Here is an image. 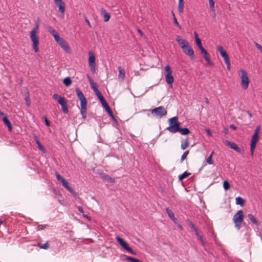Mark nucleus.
Returning <instances> with one entry per match:
<instances>
[{"label": "nucleus", "mask_w": 262, "mask_h": 262, "mask_svg": "<svg viewBox=\"0 0 262 262\" xmlns=\"http://www.w3.org/2000/svg\"><path fill=\"white\" fill-rule=\"evenodd\" d=\"M39 28V25L36 24L35 27L31 30L30 32V38L33 42L32 48L35 52L38 51L39 39L36 34Z\"/></svg>", "instance_id": "obj_1"}, {"label": "nucleus", "mask_w": 262, "mask_h": 262, "mask_svg": "<svg viewBox=\"0 0 262 262\" xmlns=\"http://www.w3.org/2000/svg\"><path fill=\"white\" fill-rule=\"evenodd\" d=\"M244 221V212L243 210H238L233 217V221L235 224V227L237 230L241 227V225Z\"/></svg>", "instance_id": "obj_2"}, {"label": "nucleus", "mask_w": 262, "mask_h": 262, "mask_svg": "<svg viewBox=\"0 0 262 262\" xmlns=\"http://www.w3.org/2000/svg\"><path fill=\"white\" fill-rule=\"evenodd\" d=\"M241 73V86L244 90H247L249 84V79L247 73L244 70H240Z\"/></svg>", "instance_id": "obj_3"}, {"label": "nucleus", "mask_w": 262, "mask_h": 262, "mask_svg": "<svg viewBox=\"0 0 262 262\" xmlns=\"http://www.w3.org/2000/svg\"><path fill=\"white\" fill-rule=\"evenodd\" d=\"M151 114H155L156 117L160 118L163 117L167 114V111L162 106H160L150 110Z\"/></svg>", "instance_id": "obj_4"}, {"label": "nucleus", "mask_w": 262, "mask_h": 262, "mask_svg": "<svg viewBox=\"0 0 262 262\" xmlns=\"http://www.w3.org/2000/svg\"><path fill=\"white\" fill-rule=\"evenodd\" d=\"M166 71L165 80L168 84H172L173 82L174 78L172 76V71L169 66L167 65L165 67Z\"/></svg>", "instance_id": "obj_5"}, {"label": "nucleus", "mask_w": 262, "mask_h": 262, "mask_svg": "<svg viewBox=\"0 0 262 262\" xmlns=\"http://www.w3.org/2000/svg\"><path fill=\"white\" fill-rule=\"evenodd\" d=\"M116 241L120 244V245L124 249H125L127 252L129 253L133 254L136 255V253L131 248H130L127 244L120 236H117L116 237Z\"/></svg>", "instance_id": "obj_6"}, {"label": "nucleus", "mask_w": 262, "mask_h": 262, "mask_svg": "<svg viewBox=\"0 0 262 262\" xmlns=\"http://www.w3.org/2000/svg\"><path fill=\"white\" fill-rule=\"evenodd\" d=\"M89 64L91 68V70L94 72L95 71L96 63L95 56L94 53L89 52Z\"/></svg>", "instance_id": "obj_7"}, {"label": "nucleus", "mask_w": 262, "mask_h": 262, "mask_svg": "<svg viewBox=\"0 0 262 262\" xmlns=\"http://www.w3.org/2000/svg\"><path fill=\"white\" fill-rule=\"evenodd\" d=\"M58 102L60 104L62 112L64 114H68L69 110L67 106V102L64 98L63 97H60L59 99L58 100Z\"/></svg>", "instance_id": "obj_8"}, {"label": "nucleus", "mask_w": 262, "mask_h": 262, "mask_svg": "<svg viewBox=\"0 0 262 262\" xmlns=\"http://www.w3.org/2000/svg\"><path fill=\"white\" fill-rule=\"evenodd\" d=\"M176 40L178 42L179 45L181 47L182 49L188 47V46H189L188 41L184 39H183L180 36H177L176 38Z\"/></svg>", "instance_id": "obj_9"}, {"label": "nucleus", "mask_w": 262, "mask_h": 262, "mask_svg": "<svg viewBox=\"0 0 262 262\" xmlns=\"http://www.w3.org/2000/svg\"><path fill=\"white\" fill-rule=\"evenodd\" d=\"M224 144L229 146L231 149L235 150L236 152L240 153L242 151L241 149L234 142L231 141L226 140L224 142Z\"/></svg>", "instance_id": "obj_10"}, {"label": "nucleus", "mask_w": 262, "mask_h": 262, "mask_svg": "<svg viewBox=\"0 0 262 262\" xmlns=\"http://www.w3.org/2000/svg\"><path fill=\"white\" fill-rule=\"evenodd\" d=\"M58 44L65 52L68 53H71V48L68 43L63 38L60 40Z\"/></svg>", "instance_id": "obj_11"}, {"label": "nucleus", "mask_w": 262, "mask_h": 262, "mask_svg": "<svg viewBox=\"0 0 262 262\" xmlns=\"http://www.w3.org/2000/svg\"><path fill=\"white\" fill-rule=\"evenodd\" d=\"M217 50L220 53L221 56L223 58L224 62H227L228 60H230L228 55L227 54L226 51L224 50L222 46H218L217 47Z\"/></svg>", "instance_id": "obj_12"}, {"label": "nucleus", "mask_w": 262, "mask_h": 262, "mask_svg": "<svg viewBox=\"0 0 262 262\" xmlns=\"http://www.w3.org/2000/svg\"><path fill=\"white\" fill-rule=\"evenodd\" d=\"M54 2L58 7L59 11L61 13H64L65 11V4L62 0H54Z\"/></svg>", "instance_id": "obj_13"}, {"label": "nucleus", "mask_w": 262, "mask_h": 262, "mask_svg": "<svg viewBox=\"0 0 262 262\" xmlns=\"http://www.w3.org/2000/svg\"><path fill=\"white\" fill-rule=\"evenodd\" d=\"M182 50L186 55L190 56L191 59L194 58V51L190 45L188 46V47L182 49Z\"/></svg>", "instance_id": "obj_14"}, {"label": "nucleus", "mask_w": 262, "mask_h": 262, "mask_svg": "<svg viewBox=\"0 0 262 262\" xmlns=\"http://www.w3.org/2000/svg\"><path fill=\"white\" fill-rule=\"evenodd\" d=\"M180 128V123H175L168 126L167 129L171 133H176L179 132Z\"/></svg>", "instance_id": "obj_15"}, {"label": "nucleus", "mask_w": 262, "mask_h": 262, "mask_svg": "<svg viewBox=\"0 0 262 262\" xmlns=\"http://www.w3.org/2000/svg\"><path fill=\"white\" fill-rule=\"evenodd\" d=\"M260 126H257L254 130V133L252 135V139H251V143H257L258 139V134L260 130Z\"/></svg>", "instance_id": "obj_16"}, {"label": "nucleus", "mask_w": 262, "mask_h": 262, "mask_svg": "<svg viewBox=\"0 0 262 262\" xmlns=\"http://www.w3.org/2000/svg\"><path fill=\"white\" fill-rule=\"evenodd\" d=\"M103 106L105 108L107 112L108 113L109 116L111 117V118L115 121H116V119L115 117V116L113 115V113L112 112V110L111 109L110 107L109 106L108 104L106 102H105L104 103L102 104Z\"/></svg>", "instance_id": "obj_17"}, {"label": "nucleus", "mask_w": 262, "mask_h": 262, "mask_svg": "<svg viewBox=\"0 0 262 262\" xmlns=\"http://www.w3.org/2000/svg\"><path fill=\"white\" fill-rule=\"evenodd\" d=\"M196 45L200 50L201 51V53L203 54L204 55L207 54L208 53L207 51L203 47L202 45V42L200 39H196Z\"/></svg>", "instance_id": "obj_18"}, {"label": "nucleus", "mask_w": 262, "mask_h": 262, "mask_svg": "<svg viewBox=\"0 0 262 262\" xmlns=\"http://www.w3.org/2000/svg\"><path fill=\"white\" fill-rule=\"evenodd\" d=\"M101 14L103 16V20L105 22H107L110 19V14L106 12L104 9H101L100 10Z\"/></svg>", "instance_id": "obj_19"}, {"label": "nucleus", "mask_w": 262, "mask_h": 262, "mask_svg": "<svg viewBox=\"0 0 262 262\" xmlns=\"http://www.w3.org/2000/svg\"><path fill=\"white\" fill-rule=\"evenodd\" d=\"M63 187H64L70 193L75 194V192L73 190V189L69 186L68 182L64 180L61 182Z\"/></svg>", "instance_id": "obj_20"}, {"label": "nucleus", "mask_w": 262, "mask_h": 262, "mask_svg": "<svg viewBox=\"0 0 262 262\" xmlns=\"http://www.w3.org/2000/svg\"><path fill=\"white\" fill-rule=\"evenodd\" d=\"M3 121L6 125H7L8 130L11 132L12 129V126L11 122L9 120L7 116H4L3 117Z\"/></svg>", "instance_id": "obj_21"}, {"label": "nucleus", "mask_w": 262, "mask_h": 262, "mask_svg": "<svg viewBox=\"0 0 262 262\" xmlns=\"http://www.w3.org/2000/svg\"><path fill=\"white\" fill-rule=\"evenodd\" d=\"M248 219L252 222V223L255 224L256 226H258L259 225V222L255 219L254 216L252 214H248Z\"/></svg>", "instance_id": "obj_22"}, {"label": "nucleus", "mask_w": 262, "mask_h": 262, "mask_svg": "<svg viewBox=\"0 0 262 262\" xmlns=\"http://www.w3.org/2000/svg\"><path fill=\"white\" fill-rule=\"evenodd\" d=\"M96 96H97L98 98L99 99L100 101L101 102V104L104 103L105 102H106L104 98L103 95L100 93L99 91L96 92L95 93Z\"/></svg>", "instance_id": "obj_23"}, {"label": "nucleus", "mask_w": 262, "mask_h": 262, "mask_svg": "<svg viewBox=\"0 0 262 262\" xmlns=\"http://www.w3.org/2000/svg\"><path fill=\"white\" fill-rule=\"evenodd\" d=\"M184 8V4L183 0H179L178 11L180 13H183Z\"/></svg>", "instance_id": "obj_24"}, {"label": "nucleus", "mask_w": 262, "mask_h": 262, "mask_svg": "<svg viewBox=\"0 0 262 262\" xmlns=\"http://www.w3.org/2000/svg\"><path fill=\"white\" fill-rule=\"evenodd\" d=\"M75 91H76V94L77 95V97L79 100H81V99L85 98L79 88H76L75 89Z\"/></svg>", "instance_id": "obj_25"}, {"label": "nucleus", "mask_w": 262, "mask_h": 262, "mask_svg": "<svg viewBox=\"0 0 262 262\" xmlns=\"http://www.w3.org/2000/svg\"><path fill=\"white\" fill-rule=\"evenodd\" d=\"M118 69L119 72L118 76L119 78H121L122 80H124L125 76V70L122 69L120 67H119Z\"/></svg>", "instance_id": "obj_26"}, {"label": "nucleus", "mask_w": 262, "mask_h": 262, "mask_svg": "<svg viewBox=\"0 0 262 262\" xmlns=\"http://www.w3.org/2000/svg\"><path fill=\"white\" fill-rule=\"evenodd\" d=\"M189 146V140L188 139L181 141V148L182 149H185Z\"/></svg>", "instance_id": "obj_27"}, {"label": "nucleus", "mask_w": 262, "mask_h": 262, "mask_svg": "<svg viewBox=\"0 0 262 262\" xmlns=\"http://www.w3.org/2000/svg\"><path fill=\"white\" fill-rule=\"evenodd\" d=\"M36 246L39 247L40 249H47L49 247V242H46L44 244H41L40 243H37Z\"/></svg>", "instance_id": "obj_28"}, {"label": "nucleus", "mask_w": 262, "mask_h": 262, "mask_svg": "<svg viewBox=\"0 0 262 262\" xmlns=\"http://www.w3.org/2000/svg\"><path fill=\"white\" fill-rule=\"evenodd\" d=\"M166 212L167 214H168V216L172 220H174L176 219L174 217V213L172 211L171 209H170L169 208H166Z\"/></svg>", "instance_id": "obj_29"}, {"label": "nucleus", "mask_w": 262, "mask_h": 262, "mask_svg": "<svg viewBox=\"0 0 262 262\" xmlns=\"http://www.w3.org/2000/svg\"><path fill=\"white\" fill-rule=\"evenodd\" d=\"M245 202V200H244L242 198L241 196L236 197L235 199V203L237 205H240L241 206H243Z\"/></svg>", "instance_id": "obj_30"}, {"label": "nucleus", "mask_w": 262, "mask_h": 262, "mask_svg": "<svg viewBox=\"0 0 262 262\" xmlns=\"http://www.w3.org/2000/svg\"><path fill=\"white\" fill-rule=\"evenodd\" d=\"M102 178L104 180H106V181H107L108 182H111V183H115V179L114 178H111V177H110L108 175H106V174H104L102 176Z\"/></svg>", "instance_id": "obj_31"}, {"label": "nucleus", "mask_w": 262, "mask_h": 262, "mask_svg": "<svg viewBox=\"0 0 262 262\" xmlns=\"http://www.w3.org/2000/svg\"><path fill=\"white\" fill-rule=\"evenodd\" d=\"M179 132H180L182 135H187L190 133V130L188 128H180Z\"/></svg>", "instance_id": "obj_32"}, {"label": "nucleus", "mask_w": 262, "mask_h": 262, "mask_svg": "<svg viewBox=\"0 0 262 262\" xmlns=\"http://www.w3.org/2000/svg\"><path fill=\"white\" fill-rule=\"evenodd\" d=\"M35 142L37 144L38 149L43 153H45L46 152V150L43 145L41 144L39 141L38 139H36Z\"/></svg>", "instance_id": "obj_33"}, {"label": "nucleus", "mask_w": 262, "mask_h": 262, "mask_svg": "<svg viewBox=\"0 0 262 262\" xmlns=\"http://www.w3.org/2000/svg\"><path fill=\"white\" fill-rule=\"evenodd\" d=\"M63 83L66 86H68L71 84L72 80L70 77H66L64 79Z\"/></svg>", "instance_id": "obj_34"}, {"label": "nucleus", "mask_w": 262, "mask_h": 262, "mask_svg": "<svg viewBox=\"0 0 262 262\" xmlns=\"http://www.w3.org/2000/svg\"><path fill=\"white\" fill-rule=\"evenodd\" d=\"M191 174L190 173L188 172L187 171H185L184 173H183L182 174L180 175L179 177V180L181 181L184 179H185L189 176Z\"/></svg>", "instance_id": "obj_35"}, {"label": "nucleus", "mask_w": 262, "mask_h": 262, "mask_svg": "<svg viewBox=\"0 0 262 262\" xmlns=\"http://www.w3.org/2000/svg\"><path fill=\"white\" fill-rule=\"evenodd\" d=\"M204 56L205 60L207 62V63L209 65L212 66L213 63L211 61V60L210 59L209 54L208 53H207V54L204 55Z\"/></svg>", "instance_id": "obj_36"}, {"label": "nucleus", "mask_w": 262, "mask_h": 262, "mask_svg": "<svg viewBox=\"0 0 262 262\" xmlns=\"http://www.w3.org/2000/svg\"><path fill=\"white\" fill-rule=\"evenodd\" d=\"M169 122L170 123V125H173L175 123H179L178 122V118L176 117H172L169 119Z\"/></svg>", "instance_id": "obj_37"}, {"label": "nucleus", "mask_w": 262, "mask_h": 262, "mask_svg": "<svg viewBox=\"0 0 262 262\" xmlns=\"http://www.w3.org/2000/svg\"><path fill=\"white\" fill-rule=\"evenodd\" d=\"M81 108H86V100L85 98L80 100Z\"/></svg>", "instance_id": "obj_38"}, {"label": "nucleus", "mask_w": 262, "mask_h": 262, "mask_svg": "<svg viewBox=\"0 0 262 262\" xmlns=\"http://www.w3.org/2000/svg\"><path fill=\"white\" fill-rule=\"evenodd\" d=\"M49 227V226L47 224L45 225H38L37 227V230H42L45 229H47Z\"/></svg>", "instance_id": "obj_39"}, {"label": "nucleus", "mask_w": 262, "mask_h": 262, "mask_svg": "<svg viewBox=\"0 0 262 262\" xmlns=\"http://www.w3.org/2000/svg\"><path fill=\"white\" fill-rule=\"evenodd\" d=\"M126 258L127 260H128L132 262H142L141 261H140V260H139L138 259H137V258H135L134 257H131V256H127L126 257Z\"/></svg>", "instance_id": "obj_40"}, {"label": "nucleus", "mask_w": 262, "mask_h": 262, "mask_svg": "<svg viewBox=\"0 0 262 262\" xmlns=\"http://www.w3.org/2000/svg\"><path fill=\"white\" fill-rule=\"evenodd\" d=\"M223 187L225 190H228L230 187V185L227 181H225L223 182Z\"/></svg>", "instance_id": "obj_41"}, {"label": "nucleus", "mask_w": 262, "mask_h": 262, "mask_svg": "<svg viewBox=\"0 0 262 262\" xmlns=\"http://www.w3.org/2000/svg\"><path fill=\"white\" fill-rule=\"evenodd\" d=\"M256 143H251V144H250V153H251V156L253 155L254 151V149H255V148L256 147Z\"/></svg>", "instance_id": "obj_42"}, {"label": "nucleus", "mask_w": 262, "mask_h": 262, "mask_svg": "<svg viewBox=\"0 0 262 262\" xmlns=\"http://www.w3.org/2000/svg\"><path fill=\"white\" fill-rule=\"evenodd\" d=\"M80 113L82 116V118L84 119H85L86 117V108H81L80 110Z\"/></svg>", "instance_id": "obj_43"}, {"label": "nucleus", "mask_w": 262, "mask_h": 262, "mask_svg": "<svg viewBox=\"0 0 262 262\" xmlns=\"http://www.w3.org/2000/svg\"><path fill=\"white\" fill-rule=\"evenodd\" d=\"M55 176L58 181H60L61 183L65 179L58 172L55 173Z\"/></svg>", "instance_id": "obj_44"}, {"label": "nucleus", "mask_w": 262, "mask_h": 262, "mask_svg": "<svg viewBox=\"0 0 262 262\" xmlns=\"http://www.w3.org/2000/svg\"><path fill=\"white\" fill-rule=\"evenodd\" d=\"M53 37L54 38L55 40L58 43H59V42L60 41V40H61L63 39L62 37H60L59 33L55 35L54 36H53Z\"/></svg>", "instance_id": "obj_45"}, {"label": "nucleus", "mask_w": 262, "mask_h": 262, "mask_svg": "<svg viewBox=\"0 0 262 262\" xmlns=\"http://www.w3.org/2000/svg\"><path fill=\"white\" fill-rule=\"evenodd\" d=\"M188 154H189L188 150H187L183 153V154L182 155V156L181 157V160H180V162L181 163L186 158Z\"/></svg>", "instance_id": "obj_46"}, {"label": "nucleus", "mask_w": 262, "mask_h": 262, "mask_svg": "<svg viewBox=\"0 0 262 262\" xmlns=\"http://www.w3.org/2000/svg\"><path fill=\"white\" fill-rule=\"evenodd\" d=\"M209 1V5L210 6V8L213 11H215L214 10V2L213 0H208Z\"/></svg>", "instance_id": "obj_47"}, {"label": "nucleus", "mask_w": 262, "mask_h": 262, "mask_svg": "<svg viewBox=\"0 0 262 262\" xmlns=\"http://www.w3.org/2000/svg\"><path fill=\"white\" fill-rule=\"evenodd\" d=\"M91 86L95 93L99 91L98 89V86H97L96 83H95V82L94 83H93V84L91 85Z\"/></svg>", "instance_id": "obj_48"}, {"label": "nucleus", "mask_w": 262, "mask_h": 262, "mask_svg": "<svg viewBox=\"0 0 262 262\" xmlns=\"http://www.w3.org/2000/svg\"><path fill=\"white\" fill-rule=\"evenodd\" d=\"M196 237H198V239L201 242V245L203 247H204L205 245V242L204 241V240L203 239V237H202V235H199L196 236Z\"/></svg>", "instance_id": "obj_49"}, {"label": "nucleus", "mask_w": 262, "mask_h": 262, "mask_svg": "<svg viewBox=\"0 0 262 262\" xmlns=\"http://www.w3.org/2000/svg\"><path fill=\"white\" fill-rule=\"evenodd\" d=\"M196 237H198V239L201 242V245L203 247H204L205 245V242L204 241V240L203 239V237H202V235H199L196 236Z\"/></svg>", "instance_id": "obj_50"}, {"label": "nucleus", "mask_w": 262, "mask_h": 262, "mask_svg": "<svg viewBox=\"0 0 262 262\" xmlns=\"http://www.w3.org/2000/svg\"><path fill=\"white\" fill-rule=\"evenodd\" d=\"M188 225L190 227V228L193 230H194L195 229H196L197 228L195 226V225H194V224L191 221H188Z\"/></svg>", "instance_id": "obj_51"}, {"label": "nucleus", "mask_w": 262, "mask_h": 262, "mask_svg": "<svg viewBox=\"0 0 262 262\" xmlns=\"http://www.w3.org/2000/svg\"><path fill=\"white\" fill-rule=\"evenodd\" d=\"M213 154V152H212L211 154V155L208 157V158L207 159V162L209 164H213V162L212 161V156Z\"/></svg>", "instance_id": "obj_52"}, {"label": "nucleus", "mask_w": 262, "mask_h": 262, "mask_svg": "<svg viewBox=\"0 0 262 262\" xmlns=\"http://www.w3.org/2000/svg\"><path fill=\"white\" fill-rule=\"evenodd\" d=\"M173 24L177 26L180 29H182L181 25L179 24L176 17L173 18Z\"/></svg>", "instance_id": "obj_53"}, {"label": "nucleus", "mask_w": 262, "mask_h": 262, "mask_svg": "<svg viewBox=\"0 0 262 262\" xmlns=\"http://www.w3.org/2000/svg\"><path fill=\"white\" fill-rule=\"evenodd\" d=\"M25 100H26V104L27 105V106H30L31 103H30V100H29V97H26L25 98Z\"/></svg>", "instance_id": "obj_54"}, {"label": "nucleus", "mask_w": 262, "mask_h": 262, "mask_svg": "<svg viewBox=\"0 0 262 262\" xmlns=\"http://www.w3.org/2000/svg\"><path fill=\"white\" fill-rule=\"evenodd\" d=\"M255 47L257 48V49H258L260 51V52H262V47L260 45L256 43L255 44Z\"/></svg>", "instance_id": "obj_55"}, {"label": "nucleus", "mask_w": 262, "mask_h": 262, "mask_svg": "<svg viewBox=\"0 0 262 262\" xmlns=\"http://www.w3.org/2000/svg\"><path fill=\"white\" fill-rule=\"evenodd\" d=\"M61 96H59L57 94H54L53 96V98L54 99H57V100L59 99V98Z\"/></svg>", "instance_id": "obj_56"}, {"label": "nucleus", "mask_w": 262, "mask_h": 262, "mask_svg": "<svg viewBox=\"0 0 262 262\" xmlns=\"http://www.w3.org/2000/svg\"><path fill=\"white\" fill-rule=\"evenodd\" d=\"M225 63H226V66H227V69L228 70H230V60H228L227 62H225Z\"/></svg>", "instance_id": "obj_57"}, {"label": "nucleus", "mask_w": 262, "mask_h": 262, "mask_svg": "<svg viewBox=\"0 0 262 262\" xmlns=\"http://www.w3.org/2000/svg\"><path fill=\"white\" fill-rule=\"evenodd\" d=\"M88 79H89V81L90 82V85L93 84V83H95L94 82L93 79L91 77H90L89 76H88Z\"/></svg>", "instance_id": "obj_58"}, {"label": "nucleus", "mask_w": 262, "mask_h": 262, "mask_svg": "<svg viewBox=\"0 0 262 262\" xmlns=\"http://www.w3.org/2000/svg\"><path fill=\"white\" fill-rule=\"evenodd\" d=\"M45 124L47 126H49L50 125V122L47 119V118H45Z\"/></svg>", "instance_id": "obj_59"}, {"label": "nucleus", "mask_w": 262, "mask_h": 262, "mask_svg": "<svg viewBox=\"0 0 262 262\" xmlns=\"http://www.w3.org/2000/svg\"><path fill=\"white\" fill-rule=\"evenodd\" d=\"M77 209H78V210L80 212V213H83V209L82 208V207L81 206H78L77 207Z\"/></svg>", "instance_id": "obj_60"}, {"label": "nucleus", "mask_w": 262, "mask_h": 262, "mask_svg": "<svg viewBox=\"0 0 262 262\" xmlns=\"http://www.w3.org/2000/svg\"><path fill=\"white\" fill-rule=\"evenodd\" d=\"M58 32H57L56 30H55V29H54V30H53V31H52L50 33V34H51L52 35H53V36H54L55 35H56V34H58Z\"/></svg>", "instance_id": "obj_61"}, {"label": "nucleus", "mask_w": 262, "mask_h": 262, "mask_svg": "<svg viewBox=\"0 0 262 262\" xmlns=\"http://www.w3.org/2000/svg\"><path fill=\"white\" fill-rule=\"evenodd\" d=\"M54 29H53L52 27L49 26L47 28L48 31L50 33L52 31H53Z\"/></svg>", "instance_id": "obj_62"}, {"label": "nucleus", "mask_w": 262, "mask_h": 262, "mask_svg": "<svg viewBox=\"0 0 262 262\" xmlns=\"http://www.w3.org/2000/svg\"><path fill=\"white\" fill-rule=\"evenodd\" d=\"M193 231H194V232H195V235L196 236H198V235H200V233H199V230H198V228L195 229V230H193Z\"/></svg>", "instance_id": "obj_63"}, {"label": "nucleus", "mask_w": 262, "mask_h": 262, "mask_svg": "<svg viewBox=\"0 0 262 262\" xmlns=\"http://www.w3.org/2000/svg\"><path fill=\"white\" fill-rule=\"evenodd\" d=\"M230 127L234 130L236 129V127L234 124L230 125Z\"/></svg>", "instance_id": "obj_64"}]
</instances>
